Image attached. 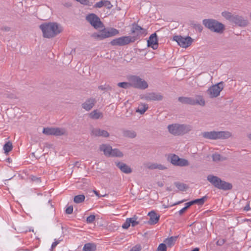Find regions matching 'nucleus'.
<instances>
[{
  "instance_id": "nucleus-57",
  "label": "nucleus",
  "mask_w": 251,
  "mask_h": 251,
  "mask_svg": "<svg viewBox=\"0 0 251 251\" xmlns=\"http://www.w3.org/2000/svg\"><path fill=\"white\" fill-rule=\"evenodd\" d=\"M93 191H94V192L95 193V194H96V195L97 196H98V197H100V194H99V192H97V191H96V190H94Z\"/></svg>"
},
{
  "instance_id": "nucleus-39",
  "label": "nucleus",
  "mask_w": 251,
  "mask_h": 251,
  "mask_svg": "<svg viewBox=\"0 0 251 251\" xmlns=\"http://www.w3.org/2000/svg\"><path fill=\"white\" fill-rule=\"evenodd\" d=\"M175 185L176 187L180 191H184L187 188V186L184 183L180 182H175Z\"/></svg>"
},
{
  "instance_id": "nucleus-28",
  "label": "nucleus",
  "mask_w": 251,
  "mask_h": 251,
  "mask_svg": "<svg viewBox=\"0 0 251 251\" xmlns=\"http://www.w3.org/2000/svg\"><path fill=\"white\" fill-rule=\"evenodd\" d=\"M123 135L126 137L134 138L136 136V133L133 130H126L124 131Z\"/></svg>"
},
{
  "instance_id": "nucleus-55",
  "label": "nucleus",
  "mask_w": 251,
  "mask_h": 251,
  "mask_svg": "<svg viewBox=\"0 0 251 251\" xmlns=\"http://www.w3.org/2000/svg\"><path fill=\"white\" fill-rule=\"evenodd\" d=\"M76 1L79 2L81 4H86L88 0H77Z\"/></svg>"
},
{
  "instance_id": "nucleus-14",
  "label": "nucleus",
  "mask_w": 251,
  "mask_h": 251,
  "mask_svg": "<svg viewBox=\"0 0 251 251\" xmlns=\"http://www.w3.org/2000/svg\"><path fill=\"white\" fill-rule=\"evenodd\" d=\"M148 46L152 48L153 50L157 49L158 46V40L156 33L152 34L148 40Z\"/></svg>"
},
{
  "instance_id": "nucleus-45",
  "label": "nucleus",
  "mask_w": 251,
  "mask_h": 251,
  "mask_svg": "<svg viewBox=\"0 0 251 251\" xmlns=\"http://www.w3.org/2000/svg\"><path fill=\"white\" fill-rule=\"evenodd\" d=\"M104 6L108 9H110L113 7L110 1L107 0H104Z\"/></svg>"
},
{
  "instance_id": "nucleus-3",
  "label": "nucleus",
  "mask_w": 251,
  "mask_h": 251,
  "mask_svg": "<svg viewBox=\"0 0 251 251\" xmlns=\"http://www.w3.org/2000/svg\"><path fill=\"white\" fill-rule=\"evenodd\" d=\"M202 24L210 31L216 33L221 34L225 30L224 25L215 19H203Z\"/></svg>"
},
{
  "instance_id": "nucleus-36",
  "label": "nucleus",
  "mask_w": 251,
  "mask_h": 251,
  "mask_svg": "<svg viewBox=\"0 0 251 251\" xmlns=\"http://www.w3.org/2000/svg\"><path fill=\"white\" fill-rule=\"evenodd\" d=\"M138 217L136 215H134L133 217L128 218V221L132 226H135L139 224V222L137 221Z\"/></svg>"
},
{
  "instance_id": "nucleus-47",
  "label": "nucleus",
  "mask_w": 251,
  "mask_h": 251,
  "mask_svg": "<svg viewBox=\"0 0 251 251\" xmlns=\"http://www.w3.org/2000/svg\"><path fill=\"white\" fill-rule=\"evenodd\" d=\"M103 6H104V0H101L100 1L97 2L94 5V6L95 7H97V8H101Z\"/></svg>"
},
{
  "instance_id": "nucleus-9",
  "label": "nucleus",
  "mask_w": 251,
  "mask_h": 251,
  "mask_svg": "<svg viewBox=\"0 0 251 251\" xmlns=\"http://www.w3.org/2000/svg\"><path fill=\"white\" fill-rule=\"evenodd\" d=\"M223 88V82H220L210 87L207 90V93L210 98H216L220 95Z\"/></svg>"
},
{
  "instance_id": "nucleus-7",
  "label": "nucleus",
  "mask_w": 251,
  "mask_h": 251,
  "mask_svg": "<svg viewBox=\"0 0 251 251\" xmlns=\"http://www.w3.org/2000/svg\"><path fill=\"white\" fill-rule=\"evenodd\" d=\"M137 39L135 37L122 36L112 40L110 44L112 46H123L133 43Z\"/></svg>"
},
{
  "instance_id": "nucleus-24",
  "label": "nucleus",
  "mask_w": 251,
  "mask_h": 251,
  "mask_svg": "<svg viewBox=\"0 0 251 251\" xmlns=\"http://www.w3.org/2000/svg\"><path fill=\"white\" fill-rule=\"evenodd\" d=\"M89 117L92 119L97 120L102 118L103 117V114L98 110H94L89 114Z\"/></svg>"
},
{
  "instance_id": "nucleus-43",
  "label": "nucleus",
  "mask_w": 251,
  "mask_h": 251,
  "mask_svg": "<svg viewBox=\"0 0 251 251\" xmlns=\"http://www.w3.org/2000/svg\"><path fill=\"white\" fill-rule=\"evenodd\" d=\"M156 251H167V246L165 244L161 243L158 247Z\"/></svg>"
},
{
  "instance_id": "nucleus-49",
  "label": "nucleus",
  "mask_w": 251,
  "mask_h": 251,
  "mask_svg": "<svg viewBox=\"0 0 251 251\" xmlns=\"http://www.w3.org/2000/svg\"><path fill=\"white\" fill-rule=\"evenodd\" d=\"M60 242V240L58 241H55L51 245V251L53 250V248H54Z\"/></svg>"
},
{
  "instance_id": "nucleus-35",
  "label": "nucleus",
  "mask_w": 251,
  "mask_h": 251,
  "mask_svg": "<svg viewBox=\"0 0 251 251\" xmlns=\"http://www.w3.org/2000/svg\"><path fill=\"white\" fill-rule=\"evenodd\" d=\"M190 25L199 32L202 30L203 27L200 24H197L193 21L191 22Z\"/></svg>"
},
{
  "instance_id": "nucleus-51",
  "label": "nucleus",
  "mask_w": 251,
  "mask_h": 251,
  "mask_svg": "<svg viewBox=\"0 0 251 251\" xmlns=\"http://www.w3.org/2000/svg\"><path fill=\"white\" fill-rule=\"evenodd\" d=\"M1 30L4 31L8 32L10 31V27L8 26H3L1 28Z\"/></svg>"
},
{
  "instance_id": "nucleus-59",
  "label": "nucleus",
  "mask_w": 251,
  "mask_h": 251,
  "mask_svg": "<svg viewBox=\"0 0 251 251\" xmlns=\"http://www.w3.org/2000/svg\"><path fill=\"white\" fill-rule=\"evenodd\" d=\"M199 249L198 248H196L194 249L192 251H199Z\"/></svg>"
},
{
  "instance_id": "nucleus-18",
  "label": "nucleus",
  "mask_w": 251,
  "mask_h": 251,
  "mask_svg": "<svg viewBox=\"0 0 251 251\" xmlns=\"http://www.w3.org/2000/svg\"><path fill=\"white\" fill-rule=\"evenodd\" d=\"M145 167L150 170L158 169L160 170H164L167 169L166 167L162 164L150 162L146 163Z\"/></svg>"
},
{
  "instance_id": "nucleus-10",
  "label": "nucleus",
  "mask_w": 251,
  "mask_h": 251,
  "mask_svg": "<svg viewBox=\"0 0 251 251\" xmlns=\"http://www.w3.org/2000/svg\"><path fill=\"white\" fill-rule=\"evenodd\" d=\"M43 133L47 135L61 136L66 134V130L64 128L46 127L43 129Z\"/></svg>"
},
{
  "instance_id": "nucleus-33",
  "label": "nucleus",
  "mask_w": 251,
  "mask_h": 251,
  "mask_svg": "<svg viewBox=\"0 0 251 251\" xmlns=\"http://www.w3.org/2000/svg\"><path fill=\"white\" fill-rule=\"evenodd\" d=\"M85 198V197L84 195H78L75 196L74 201L76 203H79L84 201Z\"/></svg>"
},
{
  "instance_id": "nucleus-22",
  "label": "nucleus",
  "mask_w": 251,
  "mask_h": 251,
  "mask_svg": "<svg viewBox=\"0 0 251 251\" xmlns=\"http://www.w3.org/2000/svg\"><path fill=\"white\" fill-rule=\"evenodd\" d=\"M193 101L194 102L193 105H199L204 106L205 105V100L201 95H196L195 98H193Z\"/></svg>"
},
{
  "instance_id": "nucleus-60",
  "label": "nucleus",
  "mask_w": 251,
  "mask_h": 251,
  "mask_svg": "<svg viewBox=\"0 0 251 251\" xmlns=\"http://www.w3.org/2000/svg\"><path fill=\"white\" fill-rule=\"evenodd\" d=\"M248 138H249L250 140H251V133L249 134L248 135Z\"/></svg>"
},
{
  "instance_id": "nucleus-29",
  "label": "nucleus",
  "mask_w": 251,
  "mask_h": 251,
  "mask_svg": "<svg viewBox=\"0 0 251 251\" xmlns=\"http://www.w3.org/2000/svg\"><path fill=\"white\" fill-rule=\"evenodd\" d=\"M148 108V104L142 103L139 105L138 108L136 110V112L137 113H139L141 114H143L147 111Z\"/></svg>"
},
{
  "instance_id": "nucleus-6",
  "label": "nucleus",
  "mask_w": 251,
  "mask_h": 251,
  "mask_svg": "<svg viewBox=\"0 0 251 251\" xmlns=\"http://www.w3.org/2000/svg\"><path fill=\"white\" fill-rule=\"evenodd\" d=\"M207 180L216 188L225 191L231 190L232 185L231 183L221 180L218 176L209 175L207 177Z\"/></svg>"
},
{
  "instance_id": "nucleus-54",
  "label": "nucleus",
  "mask_w": 251,
  "mask_h": 251,
  "mask_svg": "<svg viewBox=\"0 0 251 251\" xmlns=\"http://www.w3.org/2000/svg\"><path fill=\"white\" fill-rule=\"evenodd\" d=\"M140 250V247L135 246V247H133L131 250H130V251H139Z\"/></svg>"
},
{
  "instance_id": "nucleus-17",
  "label": "nucleus",
  "mask_w": 251,
  "mask_h": 251,
  "mask_svg": "<svg viewBox=\"0 0 251 251\" xmlns=\"http://www.w3.org/2000/svg\"><path fill=\"white\" fill-rule=\"evenodd\" d=\"M91 133L92 135L96 137H108L109 136V134L107 131L99 128H93L91 131Z\"/></svg>"
},
{
  "instance_id": "nucleus-16",
  "label": "nucleus",
  "mask_w": 251,
  "mask_h": 251,
  "mask_svg": "<svg viewBox=\"0 0 251 251\" xmlns=\"http://www.w3.org/2000/svg\"><path fill=\"white\" fill-rule=\"evenodd\" d=\"M148 216L150 217V220L147 222L148 224L154 225L158 222L160 216L157 215L154 211L149 212Z\"/></svg>"
},
{
  "instance_id": "nucleus-42",
  "label": "nucleus",
  "mask_w": 251,
  "mask_h": 251,
  "mask_svg": "<svg viewBox=\"0 0 251 251\" xmlns=\"http://www.w3.org/2000/svg\"><path fill=\"white\" fill-rule=\"evenodd\" d=\"M98 88L101 90H105V91H111L112 87L109 85L105 84L104 85H100L99 86Z\"/></svg>"
},
{
  "instance_id": "nucleus-26",
  "label": "nucleus",
  "mask_w": 251,
  "mask_h": 251,
  "mask_svg": "<svg viewBox=\"0 0 251 251\" xmlns=\"http://www.w3.org/2000/svg\"><path fill=\"white\" fill-rule=\"evenodd\" d=\"M177 238V236H171L170 238L166 239L164 241V242L166 246H167V247L170 248L173 246L175 244Z\"/></svg>"
},
{
  "instance_id": "nucleus-30",
  "label": "nucleus",
  "mask_w": 251,
  "mask_h": 251,
  "mask_svg": "<svg viewBox=\"0 0 251 251\" xmlns=\"http://www.w3.org/2000/svg\"><path fill=\"white\" fill-rule=\"evenodd\" d=\"M123 156L124 154L119 149H112L110 155L111 157H122Z\"/></svg>"
},
{
  "instance_id": "nucleus-8",
  "label": "nucleus",
  "mask_w": 251,
  "mask_h": 251,
  "mask_svg": "<svg viewBox=\"0 0 251 251\" xmlns=\"http://www.w3.org/2000/svg\"><path fill=\"white\" fill-rule=\"evenodd\" d=\"M131 86L140 89H145L148 88L147 82L137 76H131L129 78Z\"/></svg>"
},
{
  "instance_id": "nucleus-40",
  "label": "nucleus",
  "mask_w": 251,
  "mask_h": 251,
  "mask_svg": "<svg viewBox=\"0 0 251 251\" xmlns=\"http://www.w3.org/2000/svg\"><path fill=\"white\" fill-rule=\"evenodd\" d=\"M179 159V157L177 155H176V154H173L171 157V162L173 165L177 166V163L178 162Z\"/></svg>"
},
{
  "instance_id": "nucleus-5",
  "label": "nucleus",
  "mask_w": 251,
  "mask_h": 251,
  "mask_svg": "<svg viewBox=\"0 0 251 251\" xmlns=\"http://www.w3.org/2000/svg\"><path fill=\"white\" fill-rule=\"evenodd\" d=\"M202 137L210 140L226 139L232 136V133L228 131H206L201 133Z\"/></svg>"
},
{
  "instance_id": "nucleus-50",
  "label": "nucleus",
  "mask_w": 251,
  "mask_h": 251,
  "mask_svg": "<svg viewBox=\"0 0 251 251\" xmlns=\"http://www.w3.org/2000/svg\"><path fill=\"white\" fill-rule=\"evenodd\" d=\"M31 180L32 181H35V182H41L40 179L36 176H32L31 177Z\"/></svg>"
},
{
  "instance_id": "nucleus-52",
  "label": "nucleus",
  "mask_w": 251,
  "mask_h": 251,
  "mask_svg": "<svg viewBox=\"0 0 251 251\" xmlns=\"http://www.w3.org/2000/svg\"><path fill=\"white\" fill-rule=\"evenodd\" d=\"M193 204H193V201H191L186 203H185L186 206H185V207L187 209L190 206H191Z\"/></svg>"
},
{
  "instance_id": "nucleus-19",
  "label": "nucleus",
  "mask_w": 251,
  "mask_h": 251,
  "mask_svg": "<svg viewBox=\"0 0 251 251\" xmlns=\"http://www.w3.org/2000/svg\"><path fill=\"white\" fill-rule=\"evenodd\" d=\"M116 166L122 172L125 174H130L132 172L131 168L124 163L119 162L116 163Z\"/></svg>"
},
{
  "instance_id": "nucleus-27",
  "label": "nucleus",
  "mask_w": 251,
  "mask_h": 251,
  "mask_svg": "<svg viewBox=\"0 0 251 251\" xmlns=\"http://www.w3.org/2000/svg\"><path fill=\"white\" fill-rule=\"evenodd\" d=\"M84 251H95L96 250V246L93 243L85 244L83 248Z\"/></svg>"
},
{
  "instance_id": "nucleus-1",
  "label": "nucleus",
  "mask_w": 251,
  "mask_h": 251,
  "mask_svg": "<svg viewBox=\"0 0 251 251\" xmlns=\"http://www.w3.org/2000/svg\"><path fill=\"white\" fill-rule=\"evenodd\" d=\"M44 37L51 38L56 36L62 31L61 26L57 23H48L40 25Z\"/></svg>"
},
{
  "instance_id": "nucleus-41",
  "label": "nucleus",
  "mask_w": 251,
  "mask_h": 251,
  "mask_svg": "<svg viewBox=\"0 0 251 251\" xmlns=\"http://www.w3.org/2000/svg\"><path fill=\"white\" fill-rule=\"evenodd\" d=\"M118 86L119 87L123 88L125 89H126L128 88L129 86H131L130 82L128 83L126 82H119L117 84Z\"/></svg>"
},
{
  "instance_id": "nucleus-44",
  "label": "nucleus",
  "mask_w": 251,
  "mask_h": 251,
  "mask_svg": "<svg viewBox=\"0 0 251 251\" xmlns=\"http://www.w3.org/2000/svg\"><path fill=\"white\" fill-rule=\"evenodd\" d=\"M95 220V216L94 215H91L87 218L86 222L87 223H92Z\"/></svg>"
},
{
  "instance_id": "nucleus-56",
  "label": "nucleus",
  "mask_w": 251,
  "mask_h": 251,
  "mask_svg": "<svg viewBox=\"0 0 251 251\" xmlns=\"http://www.w3.org/2000/svg\"><path fill=\"white\" fill-rule=\"evenodd\" d=\"M250 209V205L248 204L245 207L244 210L245 211H249Z\"/></svg>"
},
{
  "instance_id": "nucleus-25",
  "label": "nucleus",
  "mask_w": 251,
  "mask_h": 251,
  "mask_svg": "<svg viewBox=\"0 0 251 251\" xmlns=\"http://www.w3.org/2000/svg\"><path fill=\"white\" fill-rule=\"evenodd\" d=\"M93 36L95 38H97L99 40H102L106 38H108L107 34V30L104 29L101 31L99 33H94Z\"/></svg>"
},
{
  "instance_id": "nucleus-15",
  "label": "nucleus",
  "mask_w": 251,
  "mask_h": 251,
  "mask_svg": "<svg viewBox=\"0 0 251 251\" xmlns=\"http://www.w3.org/2000/svg\"><path fill=\"white\" fill-rule=\"evenodd\" d=\"M144 98L147 100L160 101L163 100V96L159 93H149L147 94Z\"/></svg>"
},
{
  "instance_id": "nucleus-38",
  "label": "nucleus",
  "mask_w": 251,
  "mask_h": 251,
  "mask_svg": "<svg viewBox=\"0 0 251 251\" xmlns=\"http://www.w3.org/2000/svg\"><path fill=\"white\" fill-rule=\"evenodd\" d=\"M189 163L188 160L184 158H179L177 166L181 167L187 166L189 165Z\"/></svg>"
},
{
  "instance_id": "nucleus-2",
  "label": "nucleus",
  "mask_w": 251,
  "mask_h": 251,
  "mask_svg": "<svg viewBox=\"0 0 251 251\" xmlns=\"http://www.w3.org/2000/svg\"><path fill=\"white\" fill-rule=\"evenodd\" d=\"M193 126L185 124H173L169 125L167 129L169 132L174 136H183L193 130Z\"/></svg>"
},
{
  "instance_id": "nucleus-62",
  "label": "nucleus",
  "mask_w": 251,
  "mask_h": 251,
  "mask_svg": "<svg viewBox=\"0 0 251 251\" xmlns=\"http://www.w3.org/2000/svg\"><path fill=\"white\" fill-rule=\"evenodd\" d=\"M159 186H163V184H162V183L160 184H159Z\"/></svg>"
},
{
  "instance_id": "nucleus-12",
  "label": "nucleus",
  "mask_w": 251,
  "mask_h": 251,
  "mask_svg": "<svg viewBox=\"0 0 251 251\" xmlns=\"http://www.w3.org/2000/svg\"><path fill=\"white\" fill-rule=\"evenodd\" d=\"M174 41H176L177 44L181 47L186 48L190 46L192 42V39L189 37H183L181 36H175L173 37Z\"/></svg>"
},
{
  "instance_id": "nucleus-4",
  "label": "nucleus",
  "mask_w": 251,
  "mask_h": 251,
  "mask_svg": "<svg viewBox=\"0 0 251 251\" xmlns=\"http://www.w3.org/2000/svg\"><path fill=\"white\" fill-rule=\"evenodd\" d=\"M222 15L230 22L239 26L244 27L248 25V21L239 15L233 14L228 11H224L222 13Z\"/></svg>"
},
{
  "instance_id": "nucleus-34",
  "label": "nucleus",
  "mask_w": 251,
  "mask_h": 251,
  "mask_svg": "<svg viewBox=\"0 0 251 251\" xmlns=\"http://www.w3.org/2000/svg\"><path fill=\"white\" fill-rule=\"evenodd\" d=\"M207 197L205 196L201 199H196L193 201V204H198L199 205H202L205 201L207 200Z\"/></svg>"
},
{
  "instance_id": "nucleus-31",
  "label": "nucleus",
  "mask_w": 251,
  "mask_h": 251,
  "mask_svg": "<svg viewBox=\"0 0 251 251\" xmlns=\"http://www.w3.org/2000/svg\"><path fill=\"white\" fill-rule=\"evenodd\" d=\"M212 160L214 162L222 161L226 160V158L222 157L219 153H215L212 155Z\"/></svg>"
},
{
  "instance_id": "nucleus-53",
  "label": "nucleus",
  "mask_w": 251,
  "mask_h": 251,
  "mask_svg": "<svg viewBox=\"0 0 251 251\" xmlns=\"http://www.w3.org/2000/svg\"><path fill=\"white\" fill-rule=\"evenodd\" d=\"M187 210V209L184 207L183 208H182L181 210L179 211V214L180 215H181L183 214V213Z\"/></svg>"
},
{
  "instance_id": "nucleus-46",
  "label": "nucleus",
  "mask_w": 251,
  "mask_h": 251,
  "mask_svg": "<svg viewBox=\"0 0 251 251\" xmlns=\"http://www.w3.org/2000/svg\"><path fill=\"white\" fill-rule=\"evenodd\" d=\"M130 226V223L128 221V218H127L126 222L123 224L122 227L124 229H127Z\"/></svg>"
},
{
  "instance_id": "nucleus-23",
  "label": "nucleus",
  "mask_w": 251,
  "mask_h": 251,
  "mask_svg": "<svg viewBox=\"0 0 251 251\" xmlns=\"http://www.w3.org/2000/svg\"><path fill=\"white\" fill-rule=\"evenodd\" d=\"M178 100L182 103L187 104L193 105L194 103L193 101V98L192 97H180L178 98Z\"/></svg>"
},
{
  "instance_id": "nucleus-58",
  "label": "nucleus",
  "mask_w": 251,
  "mask_h": 251,
  "mask_svg": "<svg viewBox=\"0 0 251 251\" xmlns=\"http://www.w3.org/2000/svg\"><path fill=\"white\" fill-rule=\"evenodd\" d=\"M6 161L8 162V163H10L11 162V159L10 158H7L6 159Z\"/></svg>"
},
{
  "instance_id": "nucleus-21",
  "label": "nucleus",
  "mask_w": 251,
  "mask_h": 251,
  "mask_svg": "<svg viewBox=\"0 0 251 251\" xmlns=\"http://www.w3.org/2000/svg\"><path fill=\"white\" fill-rule=\"evenodd\" d=\"M112 150V147L107 144H102L100 147V150L103 151L105 156L108 157L110 156Z\"/></svg>"
},
{
  "instance_id": "nucleus-13",
  "label": "nucleus",
  "mask_w": 251,
  "mask_h": 251,
  "mask_svg": "<svg viewBox=\"0 0 251 251\" xmlns=\"http://www.w3.org/2000/svg\"><path fill=\"white\" fill-rule=\"evenodd\" d=\"M131 32L132 34H136L137 36H140L147 34L146 29L142 28L137 24L134 23L132 25Z\"/></svg>"
},
{
  "instance_id": "nucleus-11",
  "label": "nucleus",
  "mask_w": 251,
  "mask_h": 251,
  "mask_svg": "<svg viewBox=\"0 0 251 251\" xmlns=\"http://www.w3.org/2000/svg\"><path fill=\"white\" fill-rule=\"evenodd\" d=\"M86 20L96 29L103 27V25L100 21V18L95 14H88L86 16Z\"/></svg>"
},
{
  "instance_id": "nucleus-48",
  "label": "nucleus",
  "mask_w": 251,
  "mask_h": 251,
  "mask_svg": "<svg viewBox=\"0 0 251 251\" xmlns=\"http://www.w3.org/2000/svg\"><path fill=\"white\" fill-rule=\"evenodd\" d=\"M73 211V206H70L68 207L66 209V213L67 214H71L72 213Z\"/></svg>"
},
{
  "instance_id": "nucleus-61",
  "label": "nucleus",
  "mask_w": 251,
  "mask_h": 251,
  "mask_svg": "<svg viewBox=\"0 0 251 251\" xmlns=\"http://www.w3.org/2000/svg\"><path fill=\"white\" fill-rule=\"evenodd\" d=\"M184 201H181L178 202L176 204H178V203H180V202H183Z\"/></svg>"
},
{
  "instance_id": "nucleus-20",
  "label": "nucleus",
  "mask_w": 251,
  "mask_h": 251,
  "mask_svg": "<svg viewBox=\"0 0 251 251\" xmlns=\"http://www.w3.org/2000/svg\"><path fill=\"white\" fill-rule=\"evenodd\" d=\"M96 102V100L94 99H89L86 100L82 104V107L83 109L87 111L91 110L94 106Z\"/></svg>"
},
{
  "instance_id": "nucleus-37",
  "label": "nucleus",
  "mask_w": 251,
  "mask_h": 251,
  "mask_svg": "<svg viewBox=\"0 0 251 251\" xmlns=\"http://www.w3.org/2000/svg\"><path fill=\"white\" fill-rule=\"evenodd\" d=\"M119 33V31L114 28H111L108 30H107V34L108 37L115 36Z\"/></svg>"
},
{
  "instance_id": "nucleus-32",
  "label": "nucleus",
  "mask_w": 251,
  "mask_h": 251,
  "mask_svg": "<svg viewBox=\"0 0 251 251\" xmlns=\"http://www.w3.org/2000/svg\"><path fill=\"white\" fill-rule=\"evenodd\" d=\"M4 153L7 154L13 149L12 143L10 141L7 142L3 146Z\"/></svg>"
}]
</instances>
